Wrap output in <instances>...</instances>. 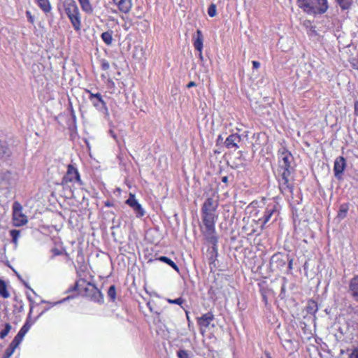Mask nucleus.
Here are the masks:
<instances>
[{"instance_id": "nucleus-2", "label": "nucleus", "mask_w": 358, "mask_h": 358, "mask_svg": "<svg viewBox=\"0 0 358 358\" xmlns=\"http://www.w3.org/2000/svg\"><path fill=\"white\" fill-rule=\"evenodd\" d=\"M62 6L73 29L78 31L81 29V17L78 6L75 0H64Z\"/></svg>"}, {"instance_id": "nucleus-27", "label": "nucleus", "mask_w": 358, "mask_h": 358, "mask_svg": "<svg viewBox=\"0 0 358 358\" xmlns=\"http://www.w3.org/2000/svg\"><path fill=\"white\" fill-rule=\"evenodd\" d=\"M306 310L309 314H315L318 310L317 303L315 301H309L306 306Z\"/></svg>"}, {"instance_id": "nucleus-16", "label": "nucleus", "mask_w": 358, "mask_h": 358, "mask_svg": "<svg viewBox=\"0 0 358 358\" xmlns=\"http://www.w3.org/2000/svg\"><path fill=\"white\" fill-rule=\"evenodd\" d=\"M201 218L203 225L206 226H215L217 215L216 212L213 211H201Z\"/></svg>"}, {"instance_id": "nucleus-46", "label": "nucleus", "mask_w": 358, "mask_h": 358, "mask_svg": "<svg viewBox=\"0 0 358 358\" xmlns=\"http://www.w3.org/2000/svg\"><path fill=\"white\" fill-rule=\"evenodd\" d=\"M27 15L28 17L29 21L31 22H34V18L31 15V13L29 11H27Z\"/></svg>"}, {"instance_id": "nucleus-26", "label": "nucleus", "mask_w": 358, "mask_h": 358, "mask_svg": "<svg viewBox=\"0 0 358 358\" xmlns=\"http://www.w3.org/2000/svg\"><path fill=\"white\" fill-rule=\"evenodd\" d=\"M348 210H349V206L347 203L341 204L340 206L337 217L340 220H343L346 217Z\"/></svg>"}, {"instance_id": "nucleus-18", "label": "nucleus", "mask_w": 358, "mask_h": 358, "mask_svg": "<svg viewBox=\"0 0 358 358\" xmlns=\"http://www.w3.org/2000/svg\"><path fill=\"white\" fill-rule=\"evenodd\" d=\"M219 206L218 199H214L212 197H208L206 199L202 205L201 211H213L216 212Z\"/></svg>"}, {"instance_id": "nucleus-17", "label": "nucleus", "mask_w": 358, "mask_h": 358, "mask_svg": "<svg viewBox=\"0 0 358 358\" xmlns=\"http://www.w3.org/2000/svg\"><path fill=\"white\" fill-rule=\"evenodd\" d=\"M31 324H32L30 323L28 320H27L26 322L22 327V328L20 329L17 334L15 336L11 343L15 345V346H18L20 343L22 342L25 334L31 328Z\"/></svg>"}, {"instance_id": "nucleus-44", "label": "nucleus", "mask_w": 358, "mask_h": 358, "mask_svg": "<svg viewBox=\"0 0 358 358\" xmlns=\"http://www.w3.org/2000/svg\"><path fill=\"white\" fill-rule=\"evenodd\" d=\"M70 298H71V296H67L66 298H65V299H62V300H60V301H56V302H55L54 303H52V306H55V305H57V304L62 303H63L64 301L69 300Z\"/></svg>"}, {"instance_id": "nucleus-32", "label": "nucleus", "mask_w": 358, "mask_h": 358, "mask_svg": "<svg viewBox=\"0 0 358 358\" xmlns=\"http://www.w3.org/2000/svg\"><path fill=\"white\" fill-rule=\"evenodd\" d=\"M17 347V346H15V345L10 343L9 346L5 350V352L2 358H9L14 353L15 350L16 349Z\"/></svg>"}, {"instance_id": "nucleus-5", "label": "nucleus", "mask_w": 358, "mask_h": 358, "mask_svg": "<svg viewBox=\"0 0 358 358\" xmlns=\"http://www.w3.org/2000/svg\"><path fill=\"white\" fill-rule=\"evenodd\" d=\"M294 159V157L290 152L285 148H283L279 153L278 164H279V171H292L291 164Z\"/></svg>"}, {"instance_id": "nucleus-36", "label": "nucleus", "mask_w": 358, "mask_h": 358, "mask_svg": "<svg viewBox=\"0 0 358 358\" xmlns=\"http://www.w3.org/2000/svg\"><path fill=\"white\" fill-rule=\"evenodd\" d=\"M11 329V326L10 324L8 323H6L5 324V328L3 330H2L1 332H0V338H5L8 334L9 333L10 330Z\"/></svg>"}, {"instance_id": "nucleus-57", "label": "nucleus", "mask_w": 358, "mask_h": 358, "mask_svg": "<svg viewBox=\"0 0 358 358\" xmlns=\"http://www.w3.org/2000/svg\"><path fill=\"white\" fill-rule=\"evenodd\" d=\"M24 285H26V287H29V289H31V288L28 286V285H27L26 283H24Z\"/></svg>"}, {"instance_id": "nucleus-15", "label": "nucleus", "mask_w": 358, "mask_h": 358, "mask_svg": "<svg viewBox=\"0 0 358 358\" xmlns=\"http://www.w3.org/2000/svg\"><path fill=\"white\" fill-rule=\"evenodd\" d=\"M203 234L206 241L213 245V246L217 245L218 238L216 236L215 226H206Z\"/></svg>"}, {"instance_id": "nucleus-49", "label": "nucleus", "mask_w": 358, "mask_h": 358, "mask_svg": "<svg viewBox=\"0 0 358 358\" xmlns=\"http://www.w3.org/2000/svg\"><path fill=\"white\" fill-rule=\"evenodd\" d=\"M105 206L107 207H112V206H113V203L109 201H107L105 202Z\"/></svg>"}, {"instance_id": "nucleus-41", "label": "nucleus", "mask_w": 358, "mask_h": 358, "mask_svg": "<svg viewBox=\"0 0 358 358\" xmlns=\"http://www.w3.org/2000/svg\"><path fill=\"white\" fill-rule=\"evenodd\" d=\"M261 293H262V301H264L265 305H267V303H268V299H267V296H266V292L265 291H262Z\"/></svg>"}, {"instance_id": "nucleus-22", "label": "nucleus", "mask_w": 358, "mask_h": 358, "mask_svg": "<svg viewBox=\"0 0 358 358\" xmlns=\"http://www.w3.org/2000/svg\"><path fill=\"white\" fill-rule=\"evenodd\" d=\"M208 253L209 264H215L218 256L217 245L212 246L210 248L208 249Z\"/></svg>"}, {"instance_id": "nucleus-33", "label": "nucleus", "mask_w": 358, "mask_h": 358, "mask_svg": "<svg viewBox=\"0 0 358 358\" xmlns=\"http://www.w3.org/2000/svg\"><path fill=\"white\" fill-rule=\"evenodd\" d=\"M352 0H336L338 5L343 10L348 9L352 3Z\"/></svg>"}, {"instance_id": "nucleus-19", "label": "nucleus", "mask_w": 358, "mask_h": 358, "mask_svg": "<svg viewBox=\"0 0 358 358\" xmlns=\"http://www.w3.org/2000/svg\"><path fill=\"white\" fill-rule=\"evenodd\" d=\"M115 3L117 5L119 10L124 13H129L132 6L131 0H117Z\"/></svg>"}, {"instance_id": "nucleus-8", "label": "nucleus", "mask_w": 358, "mask_h": 358, "mask_svg": "<svg viewBox=\"0 0 358 358\" xmlns=\"http://www.w3.org/2000/svg\"><path fill=\"white\" fill-rule=\"evenodd\" d=\"M86 92L89 94V99L92 104L98 110L101 112H106L108 110L106 102L103 99L102 95L100 93H92L90 90H86Z\"/></svg>"}, {"instance_id": "nucleus-24", "label": "nucleus", "mask_w": 358, "mask_h": 358, "mask_svg": "<svg viewBox=\"0 0 358 358\" xmlns=\"http://www.w3.org/2000/svg\"><path fill=\"white\" fill-rule=\"evenodd\" d=\"M38 6L45 13H48L51 11L52 7L49 0H36Z\"/></svg>"}, {"instance_id": "nucleus-10", "label": "nucleus", "mask_w": 358, "mask_h": 358, "mask_svg": "<svg viewBox=\"0 0 358 358\" xmlns=\"http://www.w3.org/2000/svg\"><path fill=\"white\" fill-rule=\"evenodd\" d=\"M125 203L133 209L136 217L140 218L144 216L145 212L142 206L136 200L134 194H130Z\"/></svg>"}, {"instance_id": "nucleus-40", "label": "nucleus", "mask_w": 358, "mask_h": 358, "mask_svg": "<svg viewBox=\"0 0 358 358\" xmlns=\"http://www.w3.org/2000/svg\"><path fill=\"white\" fill-rule=\"evenodd\" d=\"M52 252L53 254V257L58 256L62 255L63 252L58 248L52 249Z\"/></svg>"}, {"instance_id": "nucleus-14", "label": "nucleus", "mask_w": 358, "mask_h": 358, "mask_svg": "<svg viewBox=\"0 0 358 358\" xmlns=\"http://www.w3.org/2000/svg\"><path fill=\"white\" fill-rule=\"evenodd\" d=\"M348 294L355 302L358 303V275H355L350 280Z\"/></svg>"}, {"instance_id": "nucleus-48", "label": "nucleus", "mask_w": 358, "mask_h": 358, "mask_svg": "<svg viewBox=\"0 0 358 358\" xmlns=\"http://www.w3.org/2000/svg\"><path fill=\"white\" fill-rule=\"evenodd\" d=\"M292 264H293V259H290L288 262V268L289 269H292Z\"/></svg>"}, {"instance_id": "nucleus-23", "label": "nucleus", "mask_w": 358, "mask_h": 358, "mask_svg": "<svg viewBox=\"0 0 358 358\" xmlns=\"http://www.w3.org/2000/svg\"><path fill=\"white\" fill-rule=\"evenodd\" d=\"M81 9L83 12L87 14H92L94 11L93 6L90 3V0H78Z\"/></svg>"}, {"instance_id": "nucleus-42", "label": "nucleus", "mask_w": 358, "mask_h": 358, "mask_svg": "<svg viewBox=\"0 0 358 358\" xmlns=\"http://www.w3.org/2000/svg\"><path fill=\"white\" fill-rule=\"evenodd\" d=\"M348 358H358V352L352 351L350 355Z\"/></svg>"}, {"instance_id": "nucleus-47", "label": "nucleus", "mask_w": 358, "mask_h": 358, "mask_svg": "<svg viewBox=\"0 0 358 358\" xmlns=\"http://www.w3.org/2000/svg\"><path fill=\"white\" fill-rule=\"evenodd\" d=\"M196 85L195 82H194V81H191V82H189V83L187 84V87L188 88H190V87H195Z\"/></svg>"}, {"instance_id": "nucleus-9", "label": "nucleus", "mask_w": 358, "mask_h": 358, "mask_svg": "<svg viewBox=\"0 0 358 358\" xmlns=\"http://www.w3.org/2000/svg\"><path fill=\"white\" fill-rule=\"evenodd\" d=\"M278 178L279 188L282 194L292 192V185L289 182V177L291 171H281Z\"/></svg>"}, {"instance_id": "nucleus-37", "label": "nucleus", "mask_w": 358, "mask_h": 358, "mask_svg": "<svg viewBox=\"0 0 358 358\" xmlns=\"http://www.w3.org/2000/svg\"><path fill=\"white\" fill-rule=\"evenodd\" d=\"M167 301L170 304H177L181 306L184 303L185 300L182 297H179L176 299H168Z\"/></svg>"}, {"instance_id": "nucleus-29", "label": "nucleus", "mask_w": 358, "mask_h": 358, "mask_svg": "<svg viewBox=\"0 0 358 358\" xmlns=\"http://www.w3.org/2000/svg\"><path fill=\"white\" fill-rule=\"evenodd\" d=\"M101 39L103 41L108 45L112 44L113 42V36L112 32L110 31H105L101 34Z\"/></svg>"}, {"instance_id": "nucleus-31", "label": "nucleus", "mask_w": 358, "mask_h": 358, "mask_svg": "<svg viewBox=\"0 0 358 358\" xmlns=\"http://www.w3.org/2000/svg\"><path fill=\"white\" fill-rule=\"evenodd\" d=\"M9 233L10 237L12 238V243L17 245L18 238L20 236V231L17 229H12L9 231Z\"/></svg>"}, {"instance_id": "nucleus-30", "label": "nucleus", "mask_w": 358, "mask_h": 358, "mask_svg": "<svg viewBox=\"0 0 358 358\" xmlns=\"http://www.w3.org/2000/svg\"><path fill=\"white\" fill-rule=\"evenodd\" d=\"M0 296L4 299L9 297L10 294L7 290L6 285L5 282L0 279Z\"/></svg>"}, {"instance_id": "nucleus-11", "label": "nucleus", "mask_w": 358, "mask_h": 358, "mask_svg": "<svg viewBox=\"0 0 358 358\" xmlns=\"http://www.w3.org/2000/svg\"><path fill=\"white\" fill-rule=\"evenodd\" d=\"M242 141L241 136L237 133L230 134L224 141V146L229 150H236L240 146L239 144Z\"/></svg>"}, {"instance_id": "nucleus-13", "label": "nucleus", "mask_w": 358, "mask_h": 358, "mask_svg": "<svg viewBox=\"0 0 358 358\" xmlns=\"http://www.w3.org/2000/svg\"><path fill=\"white\" fill-rule=\"evenodd\" d=\"M345 167L346 160L343 157L340 156L335 159L334 164V176L338 180L342 179V176Z\"/></svg>"}, {"instance_id": "nucleus-52", "label": "nucleus", "mask_w": 358, "mask_h": 358, "mask_svg": "<svg viewBox=\"0 0 358 358\" xmlns=\"http://www.w3.org/2000/svg\"><path fill=\"white\" fill-rule=\"evenodd\" d=\"M199 57L201 60H203V55H202V51L201 52H199Z\"/></svg>"}, {"instance_id": "nucleus-12", "label": "nucleus", "mask_w": 358, "mask_h": 358, "mask_svg": "<svg viewBox=\"0 0 358 358\" xmlns=\"http://www.w3.org/2000/svg\"><path fill=\"white\" fill-rule=\"evenodd\" d=\"M214 320V315L212 312H208L197 318V323L200 327V332L203 335L206 329L209 327L210 322Z\"/></svg>"}, {"instance_id": "nucleus-43", "label": "nucleus", "mask_w": 358, "mask_h": 358, "mask_svg": "<svg viewBox=\"0 0 358 358\" xmlns=\"http://www.w3.org/2000/svg\"><path fill=\"white\" fill-rule=\"evenodd\" d=\"M253 69H257L260 66V63L257 61H252Z\"/></svg>"}, {"instance_id": "nucleus-6", "label": "nucleus", "mask_w": 358, "mask_h": 358, "mask_svg": "<svg viewBox=\"0 0 358 358\" xmlns=\"http://www.w3.org/2000/svg\"><path fill=\"white\" fill-rule=\"evenodd\" d=\"M69 182H76L80 185H83L80 173L73 164L68 165L67 171L62 178V185H66Z\"/></svg>"}, {"instance_id": "nucleus-51", "label": "nucleus", "mask_w": 358, "mask_h": 358, "mask_svg": "<svg viewBox=\"0 0 358 358\" xmlns=\"http://www.w3.org/2000/svg\"><path fill=\"white\" fill-rule=\"evenodd\" d=\"M222 181L224 183L227 182H228V177L227 176H224L222 178Z\"/></svg>"}, {"instance_id": "nucleus-35", "label": "nucleus", "mask_w": 358, "mask_h": 358, "mask_svg": "<svg viewBox=\"0 0 358 358\" xmlns=\"http://www.w3.org/2000/svg\"><path fill=\"white\" fill-rule=\"evenodd\" d=\"M208 14L210 17H213L217 14V8L216 6L214 3H212L209 6L208 8Z\"/></svg>"}, {"instance_id": "nucleus-55", "label": "nucleus", "mask_w": 358, "mask_h": 358, "mask_svg": "<svg viewBox=\"0 0 358 358\" xmlns=\"http://www.w3.org/2000/svg\"><path fill=\"white\" fill-rule=\"evenodd\" d=\"M110 134H111L112 136H113L114 138H116V136L113 134V132L112 131H110Z\"/></svg>"}, {"instance_id": "nucleus-28", "label": "nucleus", "mask_w": 358, "mask_h": 358, "mask_svg": "<svg viewBox=\"0 0 358 358\" xmlns=\"http://www.w3.org/2000/svg\"><path fill=\"white\" fill-rule=\"evenodd\" d=\"M303 25L307 29V34L309 36L313 37L317 34L315 30V27L311 24L310 21H305L303 22Z\"/></svg>"}, {"instance_id": "nucleus-38", "label": "nucleus", "mask_w": 358, "mask_h": 358, "mask_svg": "<svg viewBox=\"0 0 358 358\" xmlns=\"http://www.w3.org/2000/svg\"><path fill=\"white\" fill-rule=\"evenodd\" d=\"M177 355L178 358H190L189 353L185 350H179Z\"/></svg>"}, {"instance_id": "nucleus-56", "label": "nucleus", "mask_w": 358, "mask_h": 358, "mask_svg": "<svg viewBox=\"0 0 358 358\" xmlns=\"http://www.w3.org/2000/svg\"><path fill=\"white\" fill-rule=\"evenodd\" d=\"M255 232H256V230L255 229H252L250 234L251 235L252 234H255Z\"/></svg>"}, {"instance_id": "nucleus-1", "label": "nucleus", "mask_w": 358, "mask_h": 358, "mask_svg": "<svg viewBox=\"0 0 358 358\" xmlns=\"http://www.w3.org/2000/svg\"><path fill=\"white\" fill-rule=\"evenodd\" d=\"M297 4L305 13L309 15H322L328 8L327 0H297Z\"/></svg>"}, {"instance_id": "nucleus-53", "label": "nucleus", "mask_w": 358, "mask_h": 358, "mask_svg": "<svg viewBox=\"0 0 358 358\" xmlns=\"http://www.w3.org/2000/svg\"><path fill=\"white\" fill-rule=\"evenodd\" d=\"M147 306L149 308L150 311H152V312L153 311L152 310V307H151L150 302L147 303Z\"/></svg>"}, {"instance_id": "nucleus-45", "label": "nucleus", "mask_w": 358, "mask_h": 358, "mask_svg": "<svg viewBox=\"0 0 358 358\" xmlns=\"http://www.w3.org/2000/svg\"><path fill=\"white\" fill-rule=\"evenodd\" d=\"M217 144H219V143H224V138L222 137V136L220 134L217 136Z\"/></svg>"}, {"instance_id": "nucleus-59", "label": "nucleus", "mask_w": 358, "mask_h": 358, "mask_svg": "<svg viewBox=\"0 0 358 358\" xmlns=\"http://www.w3.org/2000/svg\"><path fill=\"white\" fill-rule=\"evenodd\" d=\"M357 176H358V173H357Z\"/></svg>"}, {"instance_id": "nucleus-58", "label": "nucleus", "mask_w": 358, "mask_h": 358, "mask_svg": "<svg viewBox=\"0 0 358 358\" xmlns=\"http://www.w3.org/2000/svg\"><path fill=\"white\" fill-rule=\"evenodd\" d=\"M114 2L116 1L117 0H113Z\"/></svg>"}, {"instance_id": "nucleus-39", "label": "nucleus", "mask_w": 358, "mask_h": 358, "mask_svg": "<svg viewBox=\"0 0 358 358\" xmlns=\"http://www.w3.org/2000/svg\"><path fill=\"white\" fill-rule=\"evenodd\" d=\"M101 66L102 70H104V71H107L110 68L109 62L108 61H106V59L101 60Z\"/></svg>"}, {"instance_id": "nucleus-54", "label": "nucleus", "mask_w": 358, "mask_h": 358, "mask_svg": "<svg viewBox=\"0 0 358 358\" xmlns=\"http://www.w3.org/2000/svg\"><path fill=\"white\" fill-rule=\"evenodd\" d=\"M265 355H266V358H272L270 353H268V352H266Z\"/></svg>"}, {"instance_id": "nucleus-20", "label": "nucleus", "mask_w": 358, "mask_h": 358, "mask_svg": "<svg viewBox=\"0 0 358 358\" xmlns=\"http://www.w3.org/2000/svg\"><path fill=\"white\" fill-rule=\"evenodd\" d=\"M11 155V150L5 141H0V158L6 159Z\"/></svg>"}, {"instance_id": "nucleus-4", "label": "nucleus", "mask_w": 358, "mask_h": 358, "mask_svg": "<svg viewBox=\"0 0 358 358\" xmlns=\"http://www.w3.org/2000/svg\"><path fill=\"white\" fill-rule=\"evenodd\" d=\"M12 208L14 225L16 227H21L26 224L28 222V219L22 213V206L18 201H15L13 204Z\"/></svg>"}, {"instance_id": "nucleus-25", "label": "nucleus", "mask_w": 358, "mask_h": 358, "mask_svg": "<svg viewBox=\"0 0 358 358\" xmlns=\"http://www.w3.org/2000/svg\"><path fill=\"white\" fill-rule=\"evenodd\" d=\"M158 259L160 261V262H164L166 264H167L168 265H169L171 267H172L176 271H177L178 273H179L180 270H179V267L177 266V264L173 262L172 261L170 258L167 257H165V256H161L160 257L158 258Z\"/></svg>"}, {"instance_id": "nucleus-34", "label": "nucleus", "mask_w": 358, "mask_h": 358, "mask_svg": "<svg viewBox=\"0 0 358 358\" xmlns=\"http://www.w3.org/2000/svg\"><path fill=\"white\" fill-rule=\"evenodd\" d=\"M108 296L112 301L116 299V288L115 285H111L108 290Z\"/></svg>"}, {"instance_id": "nucleus-7", "label": "nucleus", "mask_w": 358, "mask_h": 358, "mask_svg": "<svg viewBox=\"0 0 358 358\" xmlns=\"http://www.w3.org/2000/svg\"><path fill=\"white\" fill-rule=\"evenodd\" d=\"M277 205L274 203H269L267 205L264 215L262 217L259 218L256 223H261V231H263L265 225L271 220L273 215H278Z\"/></svg>"}, {"instance_id": "nucleus-3", "label": "nucleus", "mask_w": 358, "mask_h": 358, "mask_svg": "<svg viewBox=\"0 0 358 358\" xmlns=\"http://www.w3.org/2000/svg\"><path fill=\"white\" fill-rule=\"evenodd\" d=\"M81 287H83L85 296L90 298L93 301L97 303L103 302V294L94 284L87 282L85 280H81L76 282L73 289H78V290H80Z\"/></svg>"}, {"instance_id": "nucleus-21", "label": "nucleus", "mask_w": 358, "mask_h": 358, "mask_svg": "<svg viewBox=\"0 0 358 358\" xmlns=\"http://www.w3.org/2000/svg\"><path fill=\"white\" fill-rule=\"evenodd\" d=\"M203 34L201 31H196V36L194 40V46L196 50L201 52L203 49Z\"/></svg>"}, {"instance_id": "nucleus-50", "label": "nucleus", "mask_w": 358, "mask_h": 358, "mask_svg": "<svg viewBox=\"0 0 358 358\" xmlns=\"http://www.w3.org/2000/svg\"><path fill=\"white\" fill-rule=\"evenodd\" d=\"M355 114L358 116V103H355Z\"/></svg>"}]
</instances>
